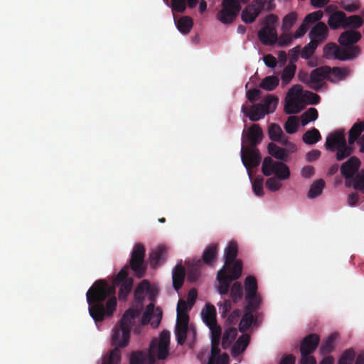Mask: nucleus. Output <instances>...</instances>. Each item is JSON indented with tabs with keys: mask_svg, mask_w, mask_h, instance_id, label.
<instances>
[{
	"mask_svg": "<svg viewBox=\"0 0 364 364\" xmlns=\"http://www.w3.org/2000/svg\"><path fill=\"white\" fill-rule=\"evenodd\" d=\"M115 291L114 285L105 280H97L87 291L89 313L96 323L102 321L105 316L113 315L117 307Z\"/></svg>",
	"mask_w": 364,
	"mask_h": 364,
	"instance_id": "obj_1",
	"label": "nucleus"
},
{
	"mask_svg": "<svg viewBox=\"0 0 364 364\" xmlns=\"http://www.w3.org/2000/svg\"><path fill=\"white\" fill-rule=\"evenodd\" d=\"M139 315V311L129 309L122 315L118 325L113 328L112 345L114 346L109 355H106L102 364H119L121 361L120 348L126 347L129 341L130 331L134 319Z\"/></svg>",
	"mask_w": 364,
	"mask_h": 364,
	"instance_id": "obj_2",
	"label": "nucleus"
},
{
	"mask_svg": "<svg viewBox=\"0 0 364 364\" xmlns=\"http://www.w3.org/2000/svg\"><path fill=\"white\" fill-rule=\"evenodd\" d=\"M145 247L141 243H136L132 251L129 259V267H124L117 274L115 284H120L119 299L125 300L130 293L133 286V279L128 277V270L130 268L138 278L144 276L146 271V265L144 261Z\"/></svg>",
	"mask_w": 364,
	"mask_h": 364,
	"instance_id": "obj_3",
	"label": "nucleus"
},
{
	"mask_svg": "<svg viewBox=\"0 0 364 364\" xmlns=\"http://www.w3.org/2000/svg\"><path fill=\"white\" fill-rule=\"evenodd\" d=\"M170 332L163 331L159 338L152 339L148 352L136 351L130 355L129 364H154L156 355L159 360L165 359L168 355Z\"/></svg>",
	"mask_w": 364,
	"mask_h": 364,
	"instance_id": "obj_4",
	"label": "nucleus"
},
{
	"mask_svg": "<svg viewBox=\"0 0 364 364\" xmlns=\"http://www.w3.org/2000/svg\"><path fill=\"white\" fill-rule=\"evenodd\" d=\"M360 53L359 46L342 48L335 43H328L323 47V57L326 59L351 60L358 57Z\"/></svg>",
	"mask_w": 364,
	"mask_h": 364,
	"instance_id": "obj_5",
	"label": "nucleus"
},
{
	"mask_svg": "<svg viewBox=\"0 0 364 364\" xmlns=\"http://www.w3.org/2000/svg\"><path fill=\"white\" fill-rule=\"evenodd\" d=\"M222 9L217 14V18L224 24L232 23L241 10L238 0H223Z\"/></svg>",
	"mask_w": 364,
	"mask_h": 364,
	"instance_id": "obj_6",
	"label": "nucleus"
},
{
	"mask_svg": "<svg viewBox=\"0 0 364 364\" xmlns=\"http://www.w3.org/2000/svg\"><path fill=\"white\" fill-rule=\"evenodd\" d=\"M241 160L246 168L249 177L252 178L251 168L257 167L262 160V156L259 149L251 147H242Z\"/></svg>",
	"mask_w": 364,
	"mask_h": 364,
	"instance_id": "obj_7",
	"label": "nucleus"
},
{
	"mask_svg": "<svg viewBox=\"0 0 364 364\" xmlns=\"http://www.w3.org/2000/svg\"><path fill=\"white\" fill-rule=\"evenodd\" d=\"M245 299L247 304H262V297L258 294V286L256 278L253 276H247L245 279Z\"/></svg>",
	"mask_w": 364,
	"mask_h": 364,
	"instance_id": "obj_8",
	"label": "nucleus"
},
{
	"mask_svg": "<svg viewBox=\"0 0 364 364\" xmlns=\"http://www.w3.org/2000/svg\"><path fill=\"white\" fill-rule=\"evenodd\" d=\"M260 306L252 303L246 304L244 314L239 324L240 331L245 333L250 328L251 325L256 321L253 314L259 309Z\"/></svg>",
	"mask_w": 364,
	"mask_h": 364,
	"instance_id": "obj_9",
	"label": "nucleus"
},
{
	"mask_svg": "<svg viewBox=\"0 0 364 364\" xmlns=\"http://www.w3.org/2000/svg\"><path fill=\"white\" fill-rule=\"evenodd\" d=\"M360 166V159L355 156H350L346 162L342 164L341 166V175L346 180H353L359 171Z\"/></svg>",
	"mask_w": 364,
	"mask_h": 364,
	"instance_id": "obj_10",
	"label": "nucleus"
},
{
	"mask_svg": "<svg viewBox=\"0 0 364 364\" xmlns=\"http://www.w3.org/2000/svg\"><path fill=\"white\" fill-rule=\"evenodd\" d=\"M263 138V132L258 124H253L248 129L245 136H242V143H247L249 147L255 148Z\"/></svg>",
	"mask_w": 364,
	"mask_h": 364,
	"instance_id": "obj_11",
	"label": "nucleus"
},
{
	"mask_svg": "<svg viewBox=\"0 0 364 364\" xmlns=\"http://www.w3.org/2000/svg\"><path fill=\"white\" fill-rule=\"evenodd\" d=\"M331 68L329 66H321L313 70L311 72V85L310 88L318 91L321 87L326 79L328 80Z\"/></svg>",
	"mask_w": 364,
	"mask_h": 364,
	"instance_id": "obj_12",
	"label": "nucleus"
},
{
	"mask_svg": "<svg viewBox=\"0 0 364 364\" xmlns=\"http://www.w3.org/2000/svg\"><path fill=\"white\" fill-rule=\"evenodd\" d=\"M320 341L318 335L311 333L304 338L300 346L301 356L310 355L317 348Z\"/></svg>",
	"mask_w": 364,
	"mask_h": 364,
	"instance_id": "obj_13",
	"label": "nucleus"
},
{
	"mask_svg": "<svg viewBox=\"0 0 364 364\" xmlns=\"http://www.w3.org/2000/svg\"><path fill=\"white\" fill-rule=\"evenodd\" d=\"M258 38L264 46H273L278 40V35L275 26L264 25L258 31Z\"/></svg>",
	"mask_w": 364,
	"mask_h": 364,
	"instance_id": "obj_14",
	"label": "nucleus"
},
{
	"mask_svg": "<svg viewBox=\"0 0 364 364\" xmlns=\"http://www.w3.org/2000/svg\"><path fill=\"white\" fill-rule=\"evenodd\" d=\"M346 141V139L344 134L343 130H336L334 132L330 134L327 137L325 143V147L330 151H335L338 147H339L344 142Z\"/></svg>",
	"mask_w": 364,
	"mask_h": 364,
	"instance_id": "obj_15",
	"label": "nucleus"
},
{
	"mask_svg": "<svg viewBox=\"0 0 364 364\" xmlns=\"http://www.w3.org/2000/svg\"><path fill=\"white\" fill-rule=\"evenodd\" d=\"M311 41H316L317 45L326 40L328 36V28L327 26L321 21L316 23L309 32Z\"/></svg>",
	"mask_w": 364,
	"mask_h": 364,
	"instance_id": "obj_16",
	"label": "nucleus"
},
{
	"mask_svg": "<svg viewBox=\"0 0 364 364\" xmlns=\"http://www.w3.org/2000/svg\"><path fill=\"white\" fill-rule=\"evenodd\" d=\"M361 38L360 32L355 30H348L343 32L338 38V43L344 48L355 46L354 44L358 42Z\"/></svg>",
	"mask_w": 364,
	"mask_h": 364,
	"instance_id": "obj_17",
	"label": "nucleus"
},
{
	"mask_svg": "<svg viewBox=\"0 0 364 364\" xmlns=\"http://www.w3.org/2000/svg\"><path fill=\"white\" fill-rule=\"evenodd\" d=\"M217 279L219 282L218 287V293L221 295H225L228 293L230 289V285L232 281V278L229 277V274L227 273V269L222 267L217 273Z\"/></svg>",
	"mask_w": 364,
	"mask_h": 364,
	"instance_id": "obj_18",
	"label": "nucleus"
},
{
	"mask_svg": "<svg viewBox=\"0 0 364 364\" xmlns=\"http://www.w3.org/2000/svg\"><path fill=\"white\" fill-rule=\"evenodd\" d=\"M242 112L252 122H257L262 119L267 114L264 109V105L262 103L255 104L250 108L242 105Z\"/></svg>",
	"mask_w": 364,
	"mask_h": 364,
	"instance_id": "obj_19",
	"label": "nucleus"
},
{
	"mask_svg": "<svg viewBox=\"0 0 364 364\" xmlns=\"http://www.w3.org/2000/svg\"><path fill=\"white\" fill-rule=\"evenodd\" d=\"M167 256L166 248L159 246L149 255V262L151 268H156L166 261Z\"/></svg>",
	"mask_w": 364,
	"mask_h": 364,
	"instance_id": "obj_20",
	"label": "nucleus"
},
{
	"mask_svg": "<svg viewBox=\"0 0 364 364\" xmlns=\"http://www.w3.org/2000/svg\"><path fill=\"white\" fill-rule=\"evenodd\" d=\"M250 341V337L249 335L242 334L240 336L232 346L231 350L232 356L235 358L242 354L248 346Z\"/></svg>",
	"mask_w": 364,
	"mask_h": 364,
	"instance_id": "obj_21",
	"label": "nucleus"
},
{
	"mask_svg": "<svg viewBox=\"0 0 364 364\" xmlns=\"http://www.w3.org/2000/svg\"><path fill=\"white\" fill-rule=\"evenodd\" d=\"M186 272L184 267L178 264H177L172 272V282L173 287L176 291H178L184 283Z\"/></svg>",
	"mask_w": 364,
	"mask_h": 364,
	"instance_id": "obj_22",
	"label": "nucleus"
},
{
	"mask_svg": "<svg viewBox=\"0 0 364 364\" xmlns=\"http://www.w3.org/2000/svg\"><path fill=\"white\" fill-rule=\"evenodd\" d=\"M259 14V10L256 9L255 5L254 4H250L242 10L241 18L245 23H252L255 21Z\"/></svg>",
	"mask_w": 364,
	"mask_h": 364,
	"instance_id": "obj_23",
	"label": "nucleus"
},
{
	"mask_svg": "<svg viewBox=\"0 0 364 364\" xmlns=\"http://www.w3.org/2000/svg\"><path fill=\"white\" fill-rule=\"evenodd\" d=\"M218 255V245L213 243L203 251L202 255L203 262L209 266L212 265L216 260Z\"/></svg>",
	"mask_w": 364,
	"mask_h": 364,
	"instance_id": "obj_24",
	"label": "nucleus"
},
{
	"mask_svg": "<svg viewBox=\"0 0 364 364\" xmlns=\"http://www.w3.org/2000/svg\"><path fill=\"white\" fill-rule=\"evenodd\" d=\"M237 256V244L235 242H231L225 250V264L223 267L228 269L230 264L236 261Z\"/></svg>",
	"mask_w": 364,
	"mask_h": 364,
	"instance_id": "obj_25",
	"label": "nucleus"
},
{
	"mask_svg": "<svg viewBox=\"0 0 364 364\" xmlns=\"http://www.w3.org/2000/svg\"><path fill=\"white\" fill-rule=\"evenodd\" d=\"M201 316L206 326L213 325L217 322L216 309L213 305L207 304L202 310Z\"/></svg>",
	"mask_w": 364,
	"mask_h": 364,
	"instance_id": "obj_26",
	"label": "nucleus"
},
{
	"mask_svg": "<svg viewBox=\"0 0 364 364\" xmlns=\"http://www.w3.org/2000/svg\"><path fill=\"white\" fill-rule=\"evenodd\" d=\"M346 14L343 11H336L328 18V24L332 29H337L341 25L343 27Z\"/></svg>",
	"mask_w": 364,
	"mask_h": 364,
	"instance_id": "obj_27",
	"label": "nucleus"
},
{
	"mask_svg": "<svg viewBox=\"0 0 364 364\" xmlns=\"http://www.w3.org/2000/svg\"><path fill=\"white\" fill-rule=\"evenodd\" d=\"M237 335V331L235 328H228L225 329L222 338V347L223 349H228L235 339Z\"/></svg>",
	"mask_w": 364,
	"mask_h": 364,
	"instance_id": "obj_28",
	"label": "nucleus"
},
{
	"mask_svg": "<svg viewBox=\"0 0 364 364\" xmlns=\"http://www.w3.org/2000/svg\"><path fill=\"white\" fill-rule=\"evenodd\" d=\"M321 139L319 131L316 128H312L306 131L302 136V140L306 144H314Z\"/></svg>",
	"mask_w": 364,
	"mask_h": 364,
	"instance_id": "obj_29",
	"label": "nucleus"
},
{
	"mask_svg": "<svg viewBox=\"0 0 364 364\" xmlns=\"http://www.w3.org/2000/svg\"><path fill=\"white\" fill-rule=\"evenodd\" d=\"M279 83L278 77L275 75H269L265 77L259 83V87L267 91L274 90Z\"/></svg>",
	"mask_w": 364,
	"mask_h": 364,
	"instance_id": "obj_30",
	"label": "nucleus"
},
{
	"mask_svg": "<svg viewBox=\"0 0 364 364\" xmlns=\"http://www.w3.org/2000/svg\"><path fill=\"white\" fill-rule=\"evenodd\" d=\"M193 26V19L189 16H183L180 18L176 23L178 31L185 35L190 33Z\"/></svg>",
	"mask_w": 364,
	"mask_h": 364,
	"instance_id": "obj_31",
	"label": "nucleus"
},
{
	"mask_svg": "<svg viewBox=\"0 0 364 364\" xmlns=\"http://www.w3.org/2000/svg\"><path fill=\"white\" fill-rule=\"evenodd\" d=\"M336 159L337 161H341L344 160L345 159L350 156L354 152V147L351 146H348L347 141L344 142L336 150Z\"/></svg>",
	"mask_w": 364,
	"mask_h": 364,
	"instance_id": "obj_32",
	"label": "nucleus"
},
{
	"mask_svg": "<svg viewBox=\"0 0 364 364\" xmlns=\"http://www.w3.org/2000/svg\"><path fill=\"white\" fill-rule=\"evenodd\" d=\"M325 186V181L323 179L316 180L310 186L308 197L315 198L322 193Z\"/></svg>",
	"mask_w": 364,
	"mask_h": 364,
	"instance_id": "obj_33",
	"label": "nucleus"
},
{
	"mask_svg": "<svg viewBox=\"0 0 364 364\" xmlns=\"http://www.w3.org/2000/svg\"><path fill=\"white\" fill-rule=\"evenodd\" d=\"M337 334L332 333L323 342L320 347V351L321 354L326 355L333 350Z\"/></svg>",
	"mask_w": 364,
	"mask_h": 364,
	"instance_id": "obj_34",
	"label": "nucleus"
},
{
	"mask_svg": "<svg viewBox=\"0 0 364 364\" xmlns=\"http://www.w3.org/2000/svg\"><path fill=\"white\" fill-rule=\"evenodd\" d=\"M278 163H279V161H274L269 156L265 157L262 166V173L266 176H269L272 173H274L276 171V164Z\"/></svg>",
	"mask_w": 364,
	"mask_h": 364,
	"instance_id": "obj_35",
	"label": "nucleus"
},
{
	"mask_svg": "<svg viewBox=\"0 0 364 364\" xmlns=\"http://www.w3.org/2000/svg\"><path fill=\"white\" fill-rule=\"evenodd\" d=\"M268 152L273 157L279 160H285L287 157V153L284 149L280 148L275 144L271 142L268 144Z\"/></svg>",
	"mask_w": 364,
	"mask_h": 364,
	"instance_id": "obj_36",
	"label": "nucleus"
},
{
	"mask_svg": "<svg viewBox=\"0 0 364 364\" xmlns=\"http://www.w3.org/2000/svg\"><path fill=\"white\" fill-rule=\"evenodd\" d=\"M149 289V282L148 280H143L136 287L134 291V298L137 302H142L144 299V294L147 293Z\"/></svg>",
	"mask_w": 364,
	"mask_h": 364,
	"instance_id": "obj_37",
	"label": "nucleus"
},
{
	"mask_svg": "<svg viewBox=\"0 0 364 364\" xmlns=\"http://www.w3.org/2000/svg\"><path fill=\"white\" fill-rule=\"evenodd\" d=\"M242 262L241 260H236L227 269V273L229 277L234 280L239 279L242 274Z\"/></svg>",
	"mask_w": 364,
	"mask_h": 364,
	"instance_id": "obj_38",
	"label": "nucleus"
},
{
	"mask_svg": "<svg viewBox=\"0 0 364 364\" xmlns=\"http://www.w3.org/2000/svg\"><path fill=\"white\" fill-rule=\"evenodd\" d=\"M303 109L301 102L299 100L290 99L287 100L284 111L287 114H297Z\"/></svg>",
	"mask_w": 364,
	"mask_h": 364,
	"instance_id": "obj_39",
	"label": "nucleus"
},
{
	"mask_svg": "<svg viewBox=\"0 0 364 364\" xmlns=\"http://www.w3.org/2000/svg\"><path fill=\"white\" fill-rule=\"evenodd\" d=\"M279 99L276 96L268 95L263 100L262 105L267 114L274 112L277 108Z\"/></svg>",
	"mask_w": 364,
	"mask_h": 364,
	"instance_id": "obj_40",
	"label": "nucleus"
},
{
	"mask_svg": "<svg viewBox=\"0 0 364 364\" xmlns=\"http://www.w3.org/2000/svg\"><path fill=\"white\" fill-rule=\"evenodd\" d=\"M230 296L234 303H237L242 300L243 296V287L240 282H235L230 289Z\"/></svg>",
	"mask_w": 364,
	"mask_h": 364,
	"instance_id": "obj_41",
	"label": "nucleus"
},
{
	"mask_svg": "<svg viewBox=\"0 0 364 364\" xmlns=\"http://www.w3.org/2000/svg\"><path fill=\"white\" fill-rule=\"evenodd\" d=\"M363 21L360 16L353 15L347 17L344 20L343 28H350L352 30L357 29L363 25Z\"/></svg>",
	"mask_w": 364,
	"mask_h": 364,
	"instance_id": "obj_42",
	"label": "nucleus"
},
{
	"mask_svg": "<svg viewBox=\"0 0 364 364\" xmlns=\"http://www.w3.org/2000/svg\"><path fill=\"white\" fill-rule=\"evenodd\" d=\"M296 66L295 64H288L283 70L282 73V80L284 85H287L290 82L291 79L295 75Z\"/></svg>",
	"mask_w": 364,
	"mask_h": 364,
	"instance_id": "obj_43",
	"label": "nucleus"
},
{
	"mask_svg": "<svg viewBox=\"0 0 364 364\" xmlns=\"http://www.w3.org/2000/svg\"><path fill=\"white\" fill-rule=\"evenodd\" d=\"M348 70L346 68H341L338 67H334L331 68V71L328 75V80L331 82H336L339 80H343L347 75Z\"/></svg>",
	"mask_w": 364,
	"mask_h": 364,
	"instance_id": "obj_44",
	"label": "nucleus"
},
{
	"mask_svg": "<svg viewBox=\"0 0 364 364\" xmlns=\"http://www.w3.org/2000/svg\"><path fill=\"white\" fill-rule=\"evenodd\" d=\"M274 174L279 180H287L290 176V171L285 164L279 161V163L276 164V171Z\"/></svg>",
	"mask_w": 364,
	"mask_h": 364,
	"instance_id": "obj_45",
	"label": "nucleus"
},
{
	"mask_svg": "<svg viewBox=\"0 0 364 364\" xmlns=\"http://www.w3.org/2000/svg\"><path fill=\"white\" fill-rule=\"evenodd\" d=\"M268 134L270 139L274 141H280L281 138L284 136L282 129L277 124H272L269 127Z\"/></svg>",
	"mask_w": 364,
	"mask_h": 364,
	"instance_id": "obj_46",
	"label": "nucleus"
},
{
	"mask_svg": "<svg viewBox=\"0 0 364 364\" xmlns=\"http://www.w3.org/2000/svg\"><path fill=\"white\" fill-rule=\"evenodd\" d=\"M360 135L361 133L358 124H353L348 132V146L354 147L355 142L358 143Z\"/></svg>",
	"mask_w": 364,
	"mask_h": 364,
	"instance_id": "obj_47",
	"label": "nucleus"
},
{
	"mask_svg": "<svg viewBox=\"0 0 364 364\" xmlns=\"http://www.w3.org/2000/svg\"><path fill=\"white\" fill-rule=\"evenodd\" d=\"M318 116V111L316 108H309L301 115V124L306 125L309 122L316 120Z\"/></svg>",
	"mask_w": 364,
	"mask_h": 364,
	"instance_id": "obj_48",
	"label": "nucleus"
},
{
	"mask_svg": "<svg viewBox=\"0 0 364 364\" xmlns=\"http://www.w3.org/2000/svg\"><path fill=\"white\" fill-rule=\"evenodd\" d=\"M318 46V45L316 44V41H310L302 50L301 49V57L306 60L310 58L315 53Z\"/></svg>",
	"mask_w": 364,
	"mask_h": 364,
	"instance_id": "obj_49",
	"label": "nucleus"
},
{
	"mask_svg": "<svg viewBox=\"0 0 364 364\" xmlns=\"http://www.w3.org/2000/svg\"><path fill=\"white\" fill-rule=\"evenodd\" d=\"M299 127V119L297 117H289L284 124V129L288 134H294L297 131Z\"/></svg>",
	"mask_w": 364,
	"mask_h": 364,
	"instance_id": "obj_50",
	"label": "nucleus"
},
{
	"mask_svg": "<svg viewBox=\"0 0 364 364\" xmlns=\"http://www.w3.org/2000/svg\"><path fill=\"white\" fill-rule=\"evenodd\" d=\"M297 19V15L291 12L286 15L282 22V29L285 32H289Z\"/></svg>",
	"mask_w": 364,
	"mask_h": 364,
	"instance_id": "obj_51",
	"label": "nucleus"
},
{
	"mask_svg": "<svg viewBox=\"0 0 364 364\" xmlns=\"http://www.w3.org/2000/svg\"><path fill=\"white\" fill-rule=\"evenodd\" d=\"M188 330V327L176 326L175 335L178 344L181 346L184 344L186 340Z\"/></svg>",
	"mask_w": 364,
	"mask_h": 364,
	"instance_id": "obj_52",
	"label": "nucleus"
},
{
	"mask_svg": "<svg viewBox=\"0 0 364 364\" xmlns=\"http://www.w3.org/2000/svg\"><path fill=\"white\" fill-rule=\"evenodd\" d=\"M323 11H321V10H318V11H314V12H311L309 14H307L304 19V22L305 23V24L308 25V26L309 27L310 25L317 22L318 21H320L321 19V18L323 17Z\"/></svg>",
	"mask_w": 364,
	"mask_h": 364,
	"instance_id": "obj_53",
	"label": "nucleus"
},
{
	"mask_svg": "<svg viewBox=\"0 0 364 364\" xmlns=\"http://www.w3.org/2000/svg\"><path fill=\"white\" fill-rule=\"evenodd\" d=\"M354 358L355 352L353 349L348 348L341 355L338 360V364H352Z\"/></svg>",
	"mask_w": 364,
	"mask_h": 364,
	"instance_id": "obj_54",
	"label": "nucleus"
},
{
	"mask_svg": "<svg viewBox=\"0 0 364 364\" xmlns=\"http://www.w3.org/2000/svg\"><path fill=\"white\" fill-rule=\"evenodd\" d=\"M210 330L211 333V341H220L222 328L218 323H215L213 325L208 326Z\"/></svg>",
	"mask_w": 364,
	"mask_h": 364,
	"instance_id": "obj_55",
	"label": "nucleus"
},
{
	"mask_svg": "<svg viewBox=\"0 0 364 364\" xmlns=\"http://www.w3.org/2000/svg\"><path fill=\"white\" fill-rule=\"evenodd\" d=\"M263 181L264 179L262 176H257L252 181V189L255 195L257 196H262L264 195Z\"/></svg>",
	"mask_w": 364,
	"mask_h": 364,
	"instance_id": "obj_56",
	"label": "nucleus"
},
{
	"mask_svg": "<svg viewBox=\"0 0 364 364\" xmlns=\"http://www.w3.org/2000/svg\"><path fill=\"white\" fill-rule=\"evenodd\" d=\"M341 7L348 12H354L360 9V4L358 1H350L349 0H344L341 1Z\"/></svg>",
	"mask_w": 364,
	"mask_h": 364,
	"instance_id": "obj_57",
	"label": "nucleus"
},
{
	"mask_svg": "<svg viewBox=\"0 0 364 364\" xmlns=\"http://www.w3.org/2000/svg\"><path fill=\"white\" fill-rule=\"evenodd\" d=\"M173 12L183 13L188 4L186 0H171Z\"/></svg>",
	"mask_w": 364,
	"mask_h": 364,
	"instance_id": "obj_58",
	"label": "nucleus"
},
{
	"mask_svg": "<svg viewBox=\"0 0 364 364\" xmlns=\"http://www.w3.org/2000/svg\"><path fill=\"white\" fill-rule=\"evenodd\" d=\"M218 306L219 309V314L223 318L226 317L232 309L231 301L229 299H225L223 302H219Z\"/></svg>",
	"mask_w": 364,
	"mask_h": 364,
	"instance_id": "obj_59",
	"label": "nucleus"
},
{
	"mask_svg": "<svg viewBox=\"0 0 364 364\" xmlns=\"http://www.w3.org/2000/svg\"><path fill=\"white\" fill-rule=\"evenodd\" d=\"M303 93L302 87L300 85H295L291 87L287 93V97L290 99L299 100L301 97Z\"/></svg>",
	"mask_w": 364,
	"mask_h": 364,
	"instance_id": "obj_60",
	"label": "nucleus"
},
{
	"mask_svg": "<svg viewBox=\"0 0 364 364\" xmlns=\"http://www.w3.org/2000/svg\"><path fill=\"white\" fill-rule=\"evenodd\" d=\"M282 186V183L279 182V178L277 177H271L266 181V187L272 192L278 191Z\"/></svg>",
	"mask_w": 364,
	"mask_h": 364,
	"instance_id": "obj_61",
	"label": "nucleus"
},
{
	"mask_svg": "<svg viewBox=\"0 0 364 364\" xmlns=\"http://www.w3.org/2000/svg\"><path fill=\"white\" fill-rule=\"evenodd\" d=\"M303 97L310 105H317L319 103L320 101L319 95L311 91H305L304 93L303 94Z\"/></svg>",
	"mask_w": 364,
	"mask_h": 364,
	"instance_id": "obj_62",
	"label": "nucleus"
},
{
	"mask_svg": "<svg viewBox=\"0 0 364 364\" xmlns=\"http://www.w3.org/2000/svg\"><path fill=\"white\" fill-rule=\"evenodd\" d=\"M293 40V36L291 33L288 32H285L278 38L277 43L278 46L280 47H284L289 45Z\"/></svg>",
	"mask_w": 364,
	"mask_h": 364,
	"instance_id": "obj_63",
	"label": "nucleus"
},
{
	"mask_svg": "<svg viewBox=\"0 0 364 364\" xmlns=\"http://www.w3.org/2000/svg\"><path fill=\"white\" fill-rule=\"evenodd\" d=\"M229 356L227 353H223L215 359H209L208 364H228Z\"/></svg>",
	"mask_w": 364,
	"mask_h": 364,
	"instance_id": "obj_64",
	"label": "nucleus"
}]
</instances>
